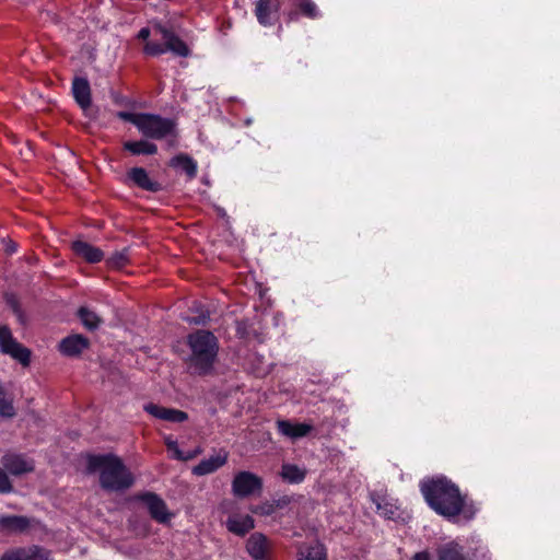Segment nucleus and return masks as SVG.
<instances>
[{
	"mask_svg": "<svg viewBox=\"0 0 560 560\" xmlns=\"http://www.w3.org/2000/svg\"><path fill=\"white\" fill-rule=\"evenodd\" d=\"M420 491L428 505L450 522H470L479 511L477 503L446 477L422 481Z\"/></svg>",
	"mask_w": 560,
	"mask_h": 560,
	"instance_id": "1",
	"label": "nucleus"
},
{
	"mask_svg": "<svg viewBox=\"0 0 560 560\" xmlns=\"http://www.w3.org/2000/svg\"><path fill=\"white\" fill-rule=\"evenodd\" d=\"M86 470L100 474V483L108 491H122L133 485V476L122 460L113 454L86 455Z\"/></svg>",
	"mask_w": 560,
	"mask_h": 560,
	"instance_id": "2",
	"label": "nucleus"
},
{
	"mask_svg": "<svg viewBox=\"0 0 560 560\" xmlns=\"http://www.w3.org/2000/svg\"><path fill=\"white\" fill-rule=\"evenodd\" d=\"M190 353L188 366L198 375H208L213 370L219 352L218 338L209 330H197L187 336Z\"/></svg>",
	"mask_w": 560,
	"mask_h": 560,
	"instance_id": "3",
	"label": "nucleus"
},
{
	"mask_svg": "<svg viewBox=\"0 0 560 560\" xmlns=\"http://www.w3.org/2000/svg\"><path fill=\"white\" fill-rule=\"evenodd\" d=\"M117 117L135 125L145 138L161 140L176 136V121L171 118L156 114L130 112H118Z\"/></svg>",
	"mask_w": 560,
	"mask_h": 560,
	"instance_id": "4",
	"label": "nucleus"
},
{
	"mask_svg": "<svg viewBox=\"0 0 560 560\" xmlns=\"http://www.w3.org/2000/svg\"><path fill=\"white\" fill-rule=\"evenodd\" d=\"M153 37L148 40L143 47V52L148 56H160L171 51L179 57H187L189 48L173 31L160 23L153 25Z\"/></svg>",
	"mask_w": 560,
	"mask_h": 560,
	"instance_id": "5",
	"label": "nucleus"
},
{
	"mask_svg": "<svg viewBox=\"0 0 560 560\" xmlns=\"http://www.w3.org/2000/svg\"><path fill=\"white\" fill-rule=\"evenodd\" d=\"M0 351L11 355L23 366H27L31 362V351L13 338L7 326L0 327Z\"/></svg>",
	"mask_w": 560,
	"mask_h": 560,
	"instance_id": "6",
	"label": "nucleus"
},
{
	"mask_svg": "<svg viewBox=\"0 0 560 560\" xmlns=\"http://www.w3.org/2000/svg\"><path fill=\"white\" fill-rule=\"evenodd\" d=\"M262 490V479L250 472L240 471L232 481V492L235 497L246 498Z\"/></svg>",
	"mask_w": 560,
	"mask_h": 560,
	"instance_id": "7",
	"label": "nucleus"
},
{
	"mask_svg": "<svg viewBox=\"0 0 560 560\" xmlns=\"http://www.w3.org/2000/svg\"><path fill=\"white\" fill-rule=\"evenodd\" d=\"M246 550L253 560H270L272 544L261 533H254L246 541Z\"/></svg>",
	"mask_w": 560,
	"mask_h": 560,
	"instance_id": "8",
	"label": "nucleus"
},
{
	"mask_svg": "<svg viewBox=\"0 0 560 560\" xmlns=\"http://www.w3.org/2000/svg\"><path fill=\"white\" fill-rule=\"evenodd\" d=\"M280 8V0H257L254 12L259 24L271 26L279 18Z\"/></svg>",
	"mask_w": 560,
	"mask_h": 560,
	"instance_id": "9",
	"label": "nucleus"
},
{
	"mask_svg": "<svg viewBox=\"0 0 560 560\" xmlns=\"http://www.w3.org/2000/svg\"><path fill=\"white\" fill-rule=\"evenodd\" d=\"M4 469L13 476L32 472L35 468L34 460L22 454L9 453L1 460Z\"/></svg>",
	"mask_w": 560,
	"mask_h": 560,
	"instance_id": "10",
	"label": "nucleus"
},
{
	"mask_svg": "<svg viewBox=\"0 0 560 560\" xmlns=\"http://www.w3.org/2000/svg\"><path fill=\"white\" fill-rule=\"evenodd\" d=\"M140 500L147 504L151 517L156 522L166 523L171 520L172 514L168 513L165 502L155 493H143Z\"/></svg>",
	"mask_w": 560,
	"mask_h": 560,
	"instance_id": "11",
	"label": "nucleus"
},
{
	"mask_svg": "<svg viewBox=\"0 0 560 560\" xmlns=\"http://www.w3.org/2000/svg\"><path fill=\"white\" fill-rule=\"evenodd\" d=\"M0 560H49V551L38 546L15 548L7 551Z\"/></svg>",
	"mask_w": 560,
	"mask_h": 560,
	"instance_id": "12",
	"label": "nucleus"
},
{
	"mask_svg": "<svg viewBox=\"0 0 560 560\" xmlns=\"http://www.w3.org/2000/svg\"><path fill=\"white\" fill-rule=\"evenodd\" d=\"M144 410L152 417L168 422L179 423L188 419V415L185 411L162 407L152 402L144 405Z\"/></svg>",
	"mask_w": 560,
	"mask_h": 560,
	"instance_id": "13",
	"label": "nucleus"
},
{
	"mask_svg": "<svg viewBox=\"0 0 560 560\" xmlns=\"http://www.w3.org/2000/svg\"><path fill=\"white\" fill-rule=\"evenodd\" d=\"M229 454L226 451L221 450L218 454L202 459L198 465L192 468L195 476H205L214 472L228 462Z\"/></svg>",
	"mask_w": 560,
	"mask_h": 560,
	"instance_id": "14",
	"label": "nucleus"
},
{
	"mask_svg": "<svg viewBox=\"0 0 560 560\" xmlns=\"http://www.w3.org/2000/svg\"><path fill=\"white\" fill-rule=\"evenodd\" d=\"M72 252L89 264H96L103 260L104 253L101 248L78 240L71 244Z\"/></svg>",
	"mask_w": 560,
	"mask_h": 560,
	"instance_id": "15",
	"label": "nucleus"
},
{
	"mask_svg": "<svg viewBox=\"0 0 560 560\" xmlns=\"http://www.w3.org/2000/svg\"><path fill=\"white\" fill-rule=\"evenodd\" d=\"M225 525L229 532L244 536L255 527V522L250 515L232 514L228 517Z\"/></svg>",
	"mask_w": 560,
	"mask_h": 560,
	"instance_id": "16",
	"label": "nucleus"
},
{
	"mask_svg": "<svg viewBox=\"0 0 560 560\" xmlns=\"http://www.w3.org/2000/svg\"><path fill=\"white\" fill-rule=\"evenodd\" d=\"M89 348L88 338L82 335H73L67 338H63L59 343V350L68 357L79 355Z\"/></svg>",
	"mask_w": 560,
	"mask_h": 560,
	"instance_id": "17",
	"label": "nucleus"
},
{
	"mask_svg": "<svg viewBox=\"0 0 560 560\" xmlns=\"http://www.w3.org/2000/svg\"><path fill=\"white\" fill-rule=\"evenodd\" d=\"M278 431L292 440L303 438L312 431V425L307 423H293L289 420H279L277 422Z\"/></svg>",
	"mask_w": 560,
	"mask_h": 560,
	"instance_id": "18",
	"label": "nucleus"
},
{
	"mask_svg": "<svg viewBox=\"0 0 560 560\" xmlns=\"http://www.w3.org/2000/svg\"><path fill=\"white\" fill-rule=\"evenodd\" d=\"M72 93L74 100L82 109H86L91 105V88L85 78H75L72 82Z\"/></svg>",
	"mask_w": 560,
	"mask_h": 560,
	"instance_id": "19",
	"label": "nucleus"
},
{
	"mask_svg": "<svg viewBox=\"0 0 560 560\" xmlns=\"http://www.w3.org/2000/svg\"><path fill=\"white\" fill-rule=\"evenodd\" d=\"M128 177L140 188L148 191H158L159 183L149 177L148 172L143 167H133L128 172Z\"/></svg>",
	"mask_w": 560,
	"mask_h": 560,
	"instance_id": "20",
	"label": "nucleus"
},
{
	"mask_svg": "<svg viewBox=\"0 0 560 560\" xmlns=\"http://www.w3.org/2000/svg\"><path fill=\"white\" fill-rule=\"evenodd\" d=\"M307 470L294 464L285 463L281 466L280 476L288 483H301L306 477Z\"/></svg>",
	"mask_w": 560,
	"mask_h": 560,
	"instance_id": "21",
	"label": "nucleus"
},
{
	"mask_svg": "<svg viewBox=\"0 0 560 560\" xmlns=\"http://www.w3.org/2000/svg\"><path fill=\"white\" fill-rule=\"evenodd\" d=\"M124 150L130 152L132 155H153L158 153V147L148 140L126 141Z\"/></svg>",
	"mask_w": 560,
	"mask_h": 560,
	"instance_id": "22",
	"label": "nucleus"
},
{
	"mask_svg": "<svg viewBox=\"0 0 560 560\" xmlns=\"http://www.w3.org/2000/svg\"><path fill=\"white\" fill-rule=\"evenodd\" d=\"M298 560H327L326 549L318 542L304 545L299 549Z\"/></svg>",
	"mask_w": 560,
	"mask_h": 560,
	"instance_id": "23",
	"label": "nucleus"
},
{
	"mask_svg": "<svg viewBox=\"0 0 560 560\" xmlns=\"http://www.w3.org/2000/svg\"><path fill=\"white\" fill-rule=\"evenodd\" d=\"M170 165L175 168H180L186 173L189 179H192L197 175V162L186 154H178L174 156Z\"/></svg>",
	"mask_w": 560,
	"mask_h": 560,
	"instance_id": "24",
	"label": "nucleus"
},
{
	"mask_svg": "<svg viewBox=\"0 0 560 560\" xmlns=\"http://www.w3.org/2000/svg\"><path fill=\"white\" fill-rule=\"evenodd\" d=\"M436 560H468L463 547L456 542H450L440 547L436 551Z\"/></svg>",
	"mask_w": 560,
	"mask_h": 560,
	"instance_id": "25",
	"label": "nucleus"
},
{
	"mask_svg": "<svg viewBox=\"0 0 560 560\" xmlns=\"http://www.w3.org/2000/svg\"><path fill=\"white\" fill-rule=\"evenodd\" d=\"M0 526L9 532L22 533L28 528L30 521L25 516H3L0 518Z\"/></svg>",
	"mask_w": 560,
	"mask_h": 560,
	"instance_id": "26",
	"label": "nucleus"
},
{
	"mask_svg": "<svg viewBox=\"0 0 560 560\" xmlns=\"http://www.w3.org/2000/svg\"><path fill=\"white\" fill-rule=\"evenodd\" d=\"M78 315L84 327L91 330L96 329L102 322L98 315L95 312L89 310L88 307H80L78 311Z\"/></svg>",
	"mask_w": 560,
	"mask_h": 560,
	"instance_id": "27",
	"label": "nucleus"
},
{
	"mask_svg": "<svg viewBox=\"0 0 560 560\" xmlns=\"http://www.w3.org/2000/svg\"><path fill=\"white\" fill-rule=\"evenodd\" d=\"M295 5L308 19H317L320 15L313 0H295Z\"/></svg>",
	"mask_w": 560,
	"mask_h": 560,
	"instance_id": "28",
	"label": "nucleus"
},
{
	"mask_svg": "<svg viewBox=\"0 0 560 560\" xmlns=\"http://www.w3.org/2000/svg\"><path fill=\"white\" fill-rule=\"evenodd\" d=\"M167 451L172 452L173 458L182 462L190 460L201 453V448L199 447H197L194 451L184 453L183 451L179 450L177 442L171 443V446L167 447Z\"/></svg>",
	"mask_w": 560,
	"mask_h": 560,
	"instance_id": "29",
	"label": "nucleus"
},
{
	"mask_svg": "<svg viewBox=\"0 0 560 560\" xmlns=\"http://www.w3.org/2000/svg\"><path fill=\"white\" fill-rule=\"evenodd\" d=\"M15 415L12 399L8 397L4 388L0 385V416L11 418Z\"/></svg>",
	"mask_w": 560,
	"mask_h": 560,
	"instance_id": "30",
	"label": "nucleus"
},
{
	"mask_svg": "<svg viewBox=\"0 0 560 560\" xmlns=\"http://www.w3.org/2000/svg\"><path fill=\"white\" fill-rule=\"evenodd\" d=\"M377 512L385 516L386 518H393L396 514V508L388 503L384 498L377 497L376 499H373Z\"/></svg>",
	"mask_w": 560,
	"mask_h": 560,
	"instance_id": "31",
	"label": "nucleus"
},
{
	"mask_svg": "<svg viewBox=\"0 0 560 560\" xmlns=\"http://www.w3.org/2000/svg\"><path fill=\"white\" fill-rule=\"evenodd\" d=\"M128 262L129 256L127 250L116 252L107 259V265L114 269L124 268Z\"/></svg>",
	"mask_w": 560,
	"mask_h": 560,
	"instance_id": "32",
	"label": "nucleus"
},
{
	"mask_svg": "<svg viewBox=\"0 0 560 560\" xmlns=\"http://www.w3.org/2000/svg\"><path fill=\"white\" fill-rule=\"evenodd\" d=\"M277 506L278 505L273 502L266 501L260 504L250 506V512L261 516H269L275 513Z\"/></svg>",
	"mask_w": 560,
	"mask_h": 560,
	"instance_id": "33",
	"label": "nucleus"
},
{
	"mask_svg": "<svg viewBox=\"0 0 560 560\" xmlns=\"http://www.w3.org/2000/svg\"><path fill=\"white\" fill-rule=\"evenodd\" d=\"M13 490V486L7 475V472L0 468V492L9 493Z\"/></svg>",
	"mask_w": 560,
	"mask_h": 560,
	"instance_id": "34",
	"label": "nucleus"
},
{
	"mask_svg": "<svg viewBox=\"0 0 560 560\" xmlns=\"http://www.w3.org/2000/svg\"><path fill=\"white\" fill-rule=\"evenodd\" d=\"M208 320H209V314L203 313V312L200 315L188 319V322L190 324H195V325H205Z\"/></svg>",
	"mask_w": 560,
	"mask_h": 560,
	"instance_id": "35",
	"label": "nucleus"
},
{
	"mask_svg": "<svg viewBox=\"0 0 560 560\" xmlns=\"http://www.w3.org/2000/svg\"><path fill=\"white\" fill-rule=\"evenodd\" d=\"M151 35H153V27H143L139 31L138 38L147 43L148 40H150Z\"/></svg>",
	"mask_w": 560,
	"mask_h": 560,
	"instance_id": "36",
	"label": "nucleus"
},
{
	"mask_svg": "<svg viewBox=\"0 0 560 560\" xmlns=\"http://www.w3.org/2000/svg\"><path fill=\"white\" fill-rule=\"evenodd\" d=\"M411 560H432L431 555L428 550L416 552Z\"/></svg>",
	"mask_w": 560,
	"mask_h": 560,
	"instance_id": "37",
	"label": "nucleus"
},
{
	"mask_svg": "<svg viewBox=\"0 0 560 560\" xmlns=\"http://www.w3.org/2000/svg\"><path fill=\"white\" fill-rule=\"evenodd\" d=\"M8 303L11 305L15 313L20 312L19 303L13 296L8 298Z\"/></svg>",
	"mask_w": 560,
	"mask_h": 560,
	"instance_id": "38",
	"label": "nucleus"
},
{
	"mask_svg": "<svg viewBox=\"0 0 560 560\" xmlns=\"http://www.w3.org/2000/svg\"><path fill=\"white\" fill-rule=\"evenodd\" d=\"M174 442H176V441H175V440H173V438H172V436H166V438L164 439V443H165L166 447L171 446V443H174Z\"/></svg>",
	"mask_w": 560,
	"mask_h": 560,
	"instance_id": "39",
	"label": "nucleus"
},
{
	"mask_svg": "<svg viewBox=\"0 0 560 560\" xmlns=\"http://www.w3.org/2000/svg\"><path fill=\"white\" fill-rule=\"evenodd\" d=\"M8 250L11 252V253L15 252L16 250L15 245H12V246L8 247Z\"/></svg>",
	"mask_w": 560,
	"mask_h": 560,
	"instance_id": "40",
	"label": "nucleus"
},
{
	"mask_svg": "<svg viewBox=\"0 0 560 560\" xmlns=\"http://www.w3.org/2000/svg\"><path fill=\"white\" fill-rule=\"evenodd\" d=\"M294 19V15L293 13L290 14V20H293Z\"/></svg>",
	"mask_w": 560,
	"mask_h": 560,
	"instance_id": "41",
	"label": "nucleus"
}]
</instances>
